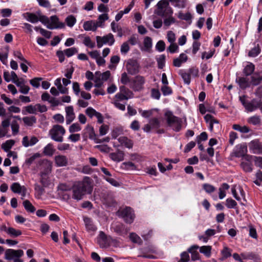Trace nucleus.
<instances>
[{"instance_id": "44", "label": "nucleus", "mask_w": 262, "mask_h": 262, "mask_svg": "<svg viewBox=\"0 0 262 262\" xmlns=\"http://www.w3.org/2000/svg\"><path fill=\"white\" fill-rule=\"evenodd\" d=\"M7 234L11 237H15L20 235L21 234V231L12 227H9Z\"/></svg>"}, {"instance_id": "14", "label": "nucleus", "mask_w": 262, "mask_h": 262, "mask_svg": "<svg viewBox=\"0 0 262 262\" xmlns=\"http://www.w3.org/2000/svg\"><path fill=\"white\" fill-rule=\"evenodd\" d=\"M39 141L38 139L34 136H27L23 137L22 139V145L25 147L32 146L36 144Z\"/></svg>"}, {"instance_id": "17", "label": "nucleus", "mask_w": 262, "mask_h": 262, "mask_svg": "<svg viewBox=\"0 0 262 262\" xmlns=\"http://www.w3.org/2000/svg\"><path fill=\"white\" fill-rule=\"evenodd\" d=\"M66 123H71L75 118L74 108L72 106H68L65 108Z\"/></svg>"}, {"instance_id": "61", "label": "nucleus", "mask_w": 262, "mask_h": 262, "mask_svg": "<svg viewBox=\"0 0 262 262\" xmlns=\"http://www.w3.org/2000/svg\"><path fill=\"white\" fill-rule=\"evenodd\" d=\"M260 52V49L258 46L252 49L249 52V56L250 57H256Z\"/></svg>"}, {"instance_id": "60", "label": "nucleus", "mask_w": 262, "mask_h": 262, "mask_svg": "<svg viewBox=\"0 0 262 262\" xmlns=\"http://www.w3.org/2000/svg\"><path fill=\"white\" fill-rule=\"evenodd\" d=\"M83 43L85 46L91 48H93L95 46V42H93L89 36L84 37Z\"/></svg>"}, {"instance_id": "16", "label": "nucleus", "mask_w": 262, "mask_h": 262, "mask_svg": "<svg viewBox=\"0 0 262 262\" xmlns=\"http://www.w3.org/2000/svg\"><path fill=\"white\" fill-rule=\"evenodd\" d=\"M250 150L255 154H262V146L261 144L256 140L252 141L249 144Z\"/></svg>"}, {"instance_id": "29", "label": "nucleus", "mask_w": 262, "mask_h": 262, "mask_svg": "<svg viewBox=\"0 0 262 262\" xmlns=\"http://www.w3.org/2000/svg\"><path fill=\"white\" fill-rule=\"evenodd\" d=\"M169 6V3L167 0H161L157 4L158 8V15H164L163 10Z\"/></svg>"}, {"instance_id": "38", "label": "nucleus", "mask_w": 262, "mask_h": 262, "mask_svg": "<svg viewBox=\"0 0 262 262\" xmlns=\"http://www.w3.org/2000/svg\"><path fill=\"white\" fill-rule=\"evenodd\" d=\"M171 5L175 7L183 8L185 7L186 0H169Z\"/></svg>"}, {"instance_id": "36", "label": "nucleus", "mask_w": 262, "mask_h": 262, "mask_svg": "<svg viewBox=\"0 0 262 262\" xmlns=\"http://www.w3.org/2000/svg\"><path fill=\"white\" fill-rule=\"evenodd\" d=\"M251 80L250 81L251 84L253 85H257L262 81V77L257 73H254L251 77Z\"/></svg>"}, {"instance_id": "7", "label": "nucleus", "mask_w": 262, "mask_h": 262, "mask_svg": "<svg viewBox=\"0 0 262 262\" xmlns=\"http://www.w3.org/2000/svg\"><path fill=\"white\" fill-rule=\"evenodd\" d=\"M97 46L98 48H101L103 45L107 44L109 46H112L115 42V39L114 35L112 33H108V34L103 36H97L96 37Z\"/></svg>"}, {"instance_id": "43", "label": "nucleus", "mask_w": 262, "mask_h": 262, "mask_svg": "<svg viewBox=\"0 0 262 262\" xmlns=\"http://www.w3.org/2000/svg\"><path fill=\"white\" fill-rule=\"evenodd\" d=\"M23 205L24 208L27 210V211L33 213L35 211V208L32 205L31 202L28 200H25L23 202Z\"/></svg>"}, {"instance_id": "59", "label": "nucleus", "mask_w": 262, "mask_h": 262, "mask_svg": "<svg viewBox=\"0 0 262 262\" xmlns=\"http://www.w3.org/2000/svg\"><path fill=\"white\" fill-rule=\"evenodd\" d=\"M248 122L250 124L256 125L260 123V119L259 116H254L249 118L248 120Z\"/></svg>"}, {"instance_id": "33", "label": "nucleus", "mask_w": 262, "mask_h": 262, "mask_svg": "<svg viewBox=\"0 0 262 262\" xmlns=\"http://www.w3.org/2000/svg\"><path fill=\"white\" fill-rule=\"evenodd\" d=\"M22 120L25 125L28 126H32L36 122V118L34 116L24 117Z\"/></svg>"}, {"instance_id": "18", "label": "nucleus", "mask_w": 262, "mask_h": 262, "mask_svg": "<svg viewBox=\"0 0 262 262\" xmlns=\"http://www.w3.org/2000/svg\"><path fill=\"white\" fill-rule=\"evenodd\" d=\"M253 160L248 161L246 159V156L243 159V161L241 163L242 169L246 172H251L253 170V166L252 162Z\"/></svg>"}, {"instance_id": "50", "label": "nucleus", "mask_w": 262, "mask_h": 262, "mask_svg": "<svg viewBox=\"0 0 262 262\" xmlns=\"http://www.w3.org/2000/svg\"><path fill=\"white\" fill-rule=\"evenodd\" d=\"M40 156L41 155L39 153H35L33 155L31 156L30 158L26 160L25 164L28 166H30L33 163V162L35 161L36 159L40 157Z\"/></svg>"}, {"instance_id": "31", "label": "nucleus", "mask_w": 262, "mask_h": 262, "mask_svg": "<svg viewBox=\"0 0 262 262\" xmlns=\"http://www.w3.org/2000/svg\"><path fill=\"white\" fill-rule=\"evenodd\" d=\"M55 151V149L52 143L48 144L43 149V153L48 156H52Z\"/></svg>"}, {"instance_id": "8", "label": "nucleus", "mask_w": 262, "mask_h": 262, "mask_svg": "<svg viewBox=\"0 0 262 262\" xmlns=\"http://www.w3.org/2000/svg\"><path fill=\"white\" fill-rule=\"evenodd\" d=\"M119 215L123 218L127 223H132L135 218L134 211L130 207H126L119 211Z\"/></svg>"}, {"instance_id": "13", "label": "nucleus", "mask_w": 262, "mask_h": 262, "mask_svg": "<svg viewBox=\"0 0 262 262\" xmlns=\"http://www.w3.org/2000/svg\"><path fill=\"white\" fill-rule=\"evenodd\" d=\"M112 231L116 233L118 235L125 236L127 235L128 229L126 228L124 225L120 223L113 224L111 226Z\"/></svg>"}, {"instance_id": "52", "label": "nucleus", "mask_w": 262, "mask_h": 262, "mask_svg": "<svg viewBox=\"0 0 262 262\" xmlns=\"http://www.w3.org/2000/svg\"><path fill=\"white\" fill-rule=\"evenodd\" d=\"M241 255L242 258L244 259H255L257 258L258 257L257 255L252 252H250L248 253H242Z\"/></svg>"}, {"instance_id": "23", "label": "nucleus", "mask_w": 262, "mask_h": 262, "mask_svg": "<svg viewBox=\"0 0 262 262\" xmlns=\"http://www.w3.org/2000/svg\"><path fill=\"white\" fill-rule=\"evenodd\" d=\"M55 162L58 167L65 166L68 164V159L65 156L58 155L55 157Z\"/></svg>"}, {"instance_id": "6", "label": "nucleus", "mask_w": 262, "mask_h": 262, "mask_svg": "<svg viewBox=\"0 0 262 262\" xmlns=\"http://www.w3.org/2000/svg\"><path fill=\"white\" fill-rule=\"evenodd\" d=\"M145 83V78L143 76L139 75L134 77L131 80L130 87L135 92H140L144 89Z\"/></svg>"}, {"instance_id": "20", "label": "nucleus", "mask_w": 262, "mask_h": 262, "mask_svg": "<svg viewBox=\"0 0 262 262\" xmlns=\"http://www.w3.org/2000/svg\"><path fill=\"white\" fill-rule=\"evenodd\" d=\"M258 101L255 99H253L251 101H248L245 104V108L248 112H253L258 108Z\"/></svg>"}, {"instance_id": "9", "label": "nucleus", "mask_w": 262, "mask_h": 262, "mask_svg": "<svg viewBox=\"0 0 262 262\" xmlns=\"http://www.w3.org/2000/svg\"><path fill=\"white\" fill-rule=\"evenodd\" d=\"M126 70L130 75H135L139 72L140 65L137 60L129 59L126 65Z\"/></svg>"}, {"instance_id": "2", "label": "nucleus", "mask_w": 262, "mask_h": 262, "mask_svg": "<svg viewBox=\"0 0 262 262\" xmlns=\"http://www.w3.org/2000/svg\"><path fill=\"white\" fill-rule=\"evenodd\" d=\"M167 123L174 131L179 132L182 126V120L181 118L173 115V113L167 111L164 114Z\"/></svg>"}, {"instance_id": "12", "label": "nucleus", "mask_w": 262, "mask_h": 262, "mask_svg": "<svg viewBox=\"0 0 262 262\" xmlns=\"http://www.w3.org/2000/svg\"><path fill=\"white\" fill-rule=\"evenodd\" d=\"M247 152V147L246 145H242V144H238L237 145L232 153V155L237 158H244L247 155L246 154Z\"/></svg>"}, {"instance_id": "3", "label": "nucleus", "mask_w": 262, "mask_h": 262, "mask_svg": "<svg viewBox=\"0 0 262 262\" xmlns=\"http://www.w3.org/2000/svg\"><path fill=\"white\" fill-rule=\"evenodd\" d=\"M66 133L64 127L60 125H55L49 131L51 138L55 141L61 142L63 141V136Z\"/></svg>"}, {"instance_id": "53", "label": "nucleus", "mask_w": 262, "mask_h": 262, "mask_svg": "<svg viewBox=\"0 0 262 262\" xmlns=\"http://www.w3.org/2000/svg\"><path fill=\"white\" fill-rule=\"evenodd\" d=\"M226 206L228 208H235L237 206V203L231 198H228L226 200Z\"/></svg>"}, {"instance_id": "21", "label": "nucleus", "mask_w": 262, "mask_h": 262, "mask_svg": "<svg viewBox=\"0 0 262 262\" xmlns=\"http://www.w3.org/2000/svg\"><path fill=\"white\" fill-rule=\"evenodd\" d=\"M188 56L185 53H181L179 57L173 59V64L174 67H180L183 63L187 61Z\"/></svg>"}, {"instance_id": "26", "label": "nucleus", "mask_w": 262, "mask_h": 262, "mask_svg": "<svg viewBox=\"0 0 262 262\" xmlns=\"http://www.w3.org/2000/svg\"><path fill=\"white\" fill-rule=\"evenodd\" d=\"M118 140L121 145L124 146L128 148H131L133 147V143L132 141L126 137H120L118 138Z\"/></svg>"}, {"instance_id": "51", "label": "nucleus", "mask_w": 262, "mask_h": 262, "mask_svg": "<svg viewBox=\"0 0 262 262\" xmlns=\"http://www.w3.org/2000/svg\"><path fill=\"white\" fill-rule=\"evenodd\" d=\"M129 238L132 242L138 244H141L142 239L136 233L132 232L130 233Z\"/></svg>"}, {"instance_id": "4", "label": "nucleus", "mask_w": 262, "mask_h": 262, "mask_svg": "<svg viewBox=\"0 0 262 262\" xmlns=\"http://www.w3.org/2000/svg\"><path fill=\"white\" fill-rule=\"evenodd\" d=\"M96 241L97 243L101 248H107L109 247L113 243L116 242V239L112 238L111 236H107L106 234L102 231L99 232Z\"/></svg>"}, {"instance_id": "30", "label": "nucleus", "mask_w": 262, "mask_h": 262, "mask_svg": "<svg viewBox=\"0 0 262 262\" xmlns=\"http://www.w3.org/2000/svg\"><path fill=\"white\" fill-rule=\"evenodd\" d=\"M152 39L149 37H146L143 41V47L141 50L149 52L152 47Z\"/></svg>"}, {"instance_id": "40", "label": "nucleus", "mask_w": 262, "mask_h": 262, "mask_svg": "<svg viewBox=\"0 0 262 262\" xmlns=\"http://www.w3.org/2000/svg\"><path fill=\"white\" fill-rule=\"evenodd\" d=\"M156 109H151L149 110H142L141 108H139L138 111L140 115L145 118H148L151 116L153 114L154 111Z\"/></svg>"}, {"instance_id": "58", "label": "nucleus", "mask_w": 262, "mask_h": 262, "mask_svg": "<svg viewBox=\"0 0 262 262\" xmlns=\"http://www.w3.org/2000/svg\"><path fill=\"white\" fill-rule=\"evenodd\" d=\"M12 133L13 135H17L19 132V126L16 121L12 122L11 125Z\"/></svg>"}, {"instance_id": "62", "label": "nucleus", "mask_w": 262, "mask_h": 262, "mask_svg": "<svg viewBox=\"0 0 262 262\" xmlns=\"http://www.w3.org/2000/svg\"><path fill=\"white\" fill-rule=\"evenodd\" d=\"M95 148L101 152L108 153L111 148L107 145H98L95 146Z\"/></svg>"}, {"instance_id": "10", "label": "nucleus", "mask_w": 262, "mask_h": 262, "mask_svg": "<svg viewBox=\"0 0 262 262\" xmlns=\"http://www.w3.org/2000/svg\"><path fill=\"white\" fill-rule=\"evenodd\" d=\"M49 20L50 21H49L48 26H47V28L49 29H62L65 27L64 23L60 21L56 15L51 16Z\"/></svg>"}, {"instance_id": "64", "label": "nucleus", "mask_w": 262, "mask_h": 262, "mask_svg": "<svg viewBox=\"0 0 262 262\" xmlns=\"http://www.w3.org/2000/svg\"><path fill=\"white\" fill-rule=\"evenodd\" d=\"M161 91L164 96L169 95L172 93L171 89L167 85H164V86H162Z\"/></svg>"}, {"instance_id": "47", "label": "nucleus", "mask_w": 262, "mask_h": 262, "mask_svg": "<svg viewBox=\"0 0 262 262\" xmlns=\"http://www.w3.org/2000/svg\"><path fill=\"white\" fill-rule=\"evenodd\" d=\"M63 51L68 57H71L78 52V49L75 47L68 48Z\"/></svg>"}, {"instance_id": "45", "label": "nucleus", "mask_w": 262, "mask_h": 262, "mask_svg": "<svg viewBox=\"0 0 262 262\" xmlns=\"http://www.w3.org/2000/svg\"><path fill=\"white\" fill-rule=\"evenodd\" d=\"M221 254L223 257L221 258L222 260L231 256V250L227 247H224L223 249L221 251Z\"/></svg>"}, {"instance_id": "24", "label": "nucleus", "mask_w": 262, "mask_h": 262, "mask_svg": "<svg viewBox=\"0 0 262 262\" xmlns=\"http://www.w3.org/2000/svg\"><path fill=\"white\" fill-rule=\"evenodd\" d=\"M22 15L24 18L31 23L35 24L39 21L38 16L34 13L26 12L23 13Z\"/></svg>"}, {"instance_id": "28", "label": "nucleus", "mask_w": 262, "mask_h": 262, "mask_svg": "<svg viewBox=\"0 0 262 262\" xmlns=\"http://www.w3.org/2000/svg\"><path fill=\"white\" fill-rule=\"evenodd\" d=\"M108 15L107 13H103L98 16L97 21H96L98 27L103 28L105 21L108 19Z\"/></svg>"}, {"instance_id": "42", "label": "nucleus", "mask_w": 262, "mask_h": 262, "mask_svg": "<svg viewBox=\"0 0 262 262\" xmlns=\"http://www.w3.org/2000/svg\"><path fill=\"white\" fill-rule=\"evenodd\" d=\"M120 92H121L126 97H127L128 99L133 97V93L128 89L125 88L124 86H121L120 87Z\"/></svg>"}, {"instance_id": "41", "label": "nucleus", "mask_w": 262, "mask_h": 262, "mask_svg": "<svg viewBox=\"0 0 262 262\" xmlns=\"http://www.w3.org/2000/svg\"><path fill=\"white\" fill-rule=\"evenodd\" d=\"M15 144L13 140H8L2 144V148L5 151H8Z\"/></svg>"}, {"instance_id": "63", "label": "nucleus", "mask_w": 262, "mask_h": 262, "mask_svg": "<svg viewBox=\"0 0 262 262\" xmlns=\"http://www.w3.org/2000/svg\"><path fill=\"white\" fill-rule=\"evenodd\" d=\"M167 39L169 42H175L176 37L175 34L171 31H168L167 33Z\"/></svg>"}, {"instance_id": "11", "label": "nucleus", "mask_w": 262, "mask_h": 262, "mask_svg": "<svg viewBox=\"0 0 262 262\" xmlns=\"http://www.w3.org/2000/svg\"><path fill=\"white\" fill-rule=\"evenodd\" d=\"M10 188L14 193L20 194L21 199H23L27 195V189L26 187L24 185H20L17 182L12 183Z\"/></svg>"}, {"instance_id": "19", "label": "nucleus", "mask_w": 262, "mask_h": 262, "mask_svg": "<svg viewBox=\"0 0 262 262\" xmlns=\"http://www.w3.org/2000/svg\"><path fill=\"white\" fill-rule=\"evenodd\" d=\"M83 28L86 31H95L98 28L96 21L93 20L86 21L83 23Z\"/></svg>"}, {"instance_id": "25", "label": "nucleus", "mask_w": 262, "mask_h": 262, "mask_svg": "<svg viewBox=\"0 0 262 262\" xmlns=\"http://www.w3.org/2000/svg\"><path fill=\"white\" fill-rule=\"evenodd\" d=\"M236 81L238 83L240 88L243 89L249 87L251 85L250 81L247 77H239L236 79Z\"/></svg>"}, {"instance_id": "56", "label": "nucleus", "mask_w": 262, "mask_h": 262, "mask_svg": "<svg viewBox=\"0 0 262 262\" xmlns=\"http://www.w3.org/2000/svg\"><path fill=\"white\" fill-rule=\"evenodd\" d=\"M203 188L208 193H211L215 190V188L213 185L207 183L203 185Z\"/></svg>"}, {"instance_id": "39", "label": "nucleus", "mask_w": 262, "mask_h": 262, "mask_svg": "<svg viewBox=\"0 0 262 262\" xmlns=\"http://www.w3.org/2000/svg\"><path fill=\"white\" fill-rule=\"evenodd\" d=\"M65 22L67 24V25L72 28L73 27L76 23V18L73 15H68L65 19Z\"/></svg>"}, {"instance_id": "57", "label": "nucleus", "mask_w": 262, "mask_h": 262, "mask_svg": "<svg viewBox=\"0 0 262 262\" xmlns=\"http://www.w3.org/2000/svg\"><path fill=\"white\" fill-rule=\"evenodd\" d=\"M149 123L152 128H158L160 126V122L157 118L150 119L149 121Z\"/></svg>"}, {"instance_id": "54", "label": "nucleus", "mask_w": 262, "mask_h": 262, "mask_svg": "<svg viewBox=\"0 0 262 262\" xmlns=\"http://www.w3.org/2000/svg\"><path fill=\"white\" fill-rule=\"evenodd\" d=\"M81 129V127L78 123H75L72 124L69 127V132L71 133H73L75 132H79Z\"/></svg>"}, {"instance_id": "49", "label": "nucleus", "mask_w": 262, "mask_h": 262, "mask_svg": "<svg viewBox=\"0 0 262 262\" xmlns=\"http://www.w3.org/2000/svg\"><path fill=\"white\" fill-rule=\"evenodd\" d=\"M165 55L163 54L160 55L159 57L157 58V61L159 69H162L165 66Z\"/></svg>"}, {"instance_id": "48", "label": "nucleus", "mask_w": 262, "mask_h": 262, "mask_svg": "<svg viewBox=\"0 0 262 262\" xmlns=\"http://www.w3.org/2000/svg\"><path fill=\"white\" fill-rule=\"evenodd\" d=\"M178 17L182 20H184L186 21H189L191 19L192 16L190 12H187L186 13H183V12H179L178 14Z\"/></svg>"}, {"instance_id": "55", "label": "nucleus", "mask_w": 262, "mask_h": 262, "mask_svg": "<svg viewBox=\"0 0 262 262\" xmlns=\"http://www.w3.org/2000/svg\"><path fill=\"white\" fill-rule=\"evenodd\" d=\"M170 45L167 48V51L170 53H177L179 52V46L175 43H170Z\"/></svg>"}, {"instance_id": "27", "label": "nucleus", "mask_w": 262, "mask_h": 262, "mask_svg": "<svg viewBox=\"0 0 262 262\" xmlns=\"http://www.w3.org/2000/svg\"><path fill=\"white\" fill-rule=\"evenodd\" d=\"M246 159L248 161L250 160H253V162H254L255 165L257 167H259L262 169V157H257L251 155H247Z\"/></svg>"}, {"instance_id": "15", "label": "nucleus", "mask_w": 262, "mask_h": 262, "mask_svg": "<svg viewBox=\"0 0 262 262\" xmlns=\"http://www.w3.org/2000/svg\"><path fill=\"white\" fill-rule=\"evenodd\" d=\"M84 135L88 136L89 138L94 140L95 142H99L97 140V136L95 133L94 127L91 125L88 124L84 129Z\"/></svg>"}, {"instance_id": "1", "label": "nucleus", "mask_w": 262, "mask_h": 262, "mask_svg": "<svg viewBox=\"0 0 262 262\" xmlns=\"http://www.w3.org/2000/svg\"><path fill=\"white\" fill-rule=\"evenodd\" d=\"M92 189V180L85 177L81 181L77 182L73 185L72 198L77 201L81 200L86 193H91Z\"/></svg>"}, {"instance_id": "35", "label": "nucleus", "mask_w": 262, "mask_h": 262, "mask_svg": "<svg viewBox=\"0 0 262 262\" xmlns=\"http://www.w3.org/2000/svg\"><path fill=\"white\" fill-rule=\"evenodd\" d=\"M24 111H25L27 113L29 114H36L37 113L36 104L34 105L31 104L24 107L23 110V114L24 115H25L26 113L24 112Z\"/></svg>"}, {"instance_id": "5", "label": "nucleus", "mask_w": 262, "mask_h": 262, "mask_svg": "<svg viewBox=\"0 0 262 262\" xmlns=\"http://www.w3.org/2000/svg\"><path fill=\"white\" fill-rule=\"evenodd\" d=\"M24 255V251L22 250H14L8 249L5 253V258L8 260H13L14 262H23V260L19 259Z\"/></svg>"}, {"instance_id": "34", "label": "nucleus", "mask_w": 262, "mask_h": 262, "mask_svg": "<svg viewBox=\"0 0 262 262\" xmlns=\"http://www.w3.org/2000/svg\"><path fill=\"white\" fill-rule=\"evenodd\" d=\"M199 247L197 245H193L190 247L188 251L191 253V259L193 261L199 259V254L195 250L199 249Z\"/></svg>"}, {"instance_id": "46", "label": "nucleus", "mask_w": 262, "mask_h": 262, "mask_svg": "<svg viewBox=\"0 0 262 262\" xmlns=\"http://www.w3.org/2000/svg\"><path fill=\"white\" fill-rule=\"evenodd\" d=\"M96 75L98 76L102 80V81H105L108 80L111 76V72L109 71H107L103 73L100 72H96Z\"/></svg>"}, {"instance_id": "32", "label": "nucleus", "mask_w": 262, "mask_h": 262, "mask_svg": "<svg viewBox=\"0 0 262 262\" xmlns=\"http://www.w3.org/2000/svg\"><path fill=\"white\" fill-rule=\"evenodd\" d=\"M200 252L203 254L206 257L209 258L211 255L212 247L210 246H203L199 248Z\"/></svg>"}, {"instance_id": "22", "label": "nucleus", "mask_w": 262, "mask_h": 262, "mask_svg": "<svg viewBox=\"0 0 262 262\" xmlns=\"http://www.w3.org/2000/svg\"><path fill=\"white\" fill-rule=\"evenodd\" d=\"M83 221L85 228L89 232H94L97 230V227L94 225L92 220L88 217L83 218Z\"/></svg>"}, {"instance_id": "37", "label": "nucleus", "mask_w": 262, "mask_h": 262, "mask_svg": "<svg viewBox=\"0 0 262 262\" xmlns=\"http://www.w3.org/2000/svg\"><path fill=\"white\" fill-rule=\"evenodd\" d=\"M255 69L254 65L252 63H248V64L245 67L243 72L246 76L251 75Z\"/></svg>"}]
</instances>
